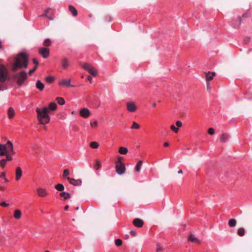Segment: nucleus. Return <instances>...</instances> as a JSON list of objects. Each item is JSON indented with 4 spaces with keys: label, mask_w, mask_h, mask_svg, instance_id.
<instances>
[{
    "label": "nucleus",
    "mask_w": 252,
    "mask_h": 252,
    "mask_svg": "<svg viewBox=\"0 0 252 252\" xmlns=\"http://www.w3.org/2000/svg\"><path fill=\"white\" fill-rule=\"evenodd\" d=\"M28 58L26 54L24 53H19L15 59L12 70L15 72L18 68H26L28 65Z\"/></svg>",
    "instance_id": "nucleus-1"
},
{
    "label": "nucleus",
    "mask_w": 252,
    "mask_h": 252,
    "mask_svg": "<svg viewBox=\"0 0 252 252\" xmlns=\"http://www.w3.org/2000/svg\"><path fill=\"white\" fill-rule=\"evenodd\" d=\"M36 111L37 114V118L40 124L45 125L49 123L50 118L48 115L49 109L47 107H44L42 109L36 108Z\"/></svg>",
    "instance_id": "nucleus-2"
},
{
    "label": "nucleus",
    "mask_w": 252,
    "mask_h": 252,
    "mask_svg": "<svg viewBox=\"0 0 252 252\" xmlns=\"http://www.w3.org/2000/svg\"><path fill=\"white\" fill-rule=\"evenodd\" d=\"M14 154L15 153L13 150V146L10 141H7L6 144H0V156H3L6 155L7 158L9 161L12 160V158L9 154Z\"/></svg>",
    "instance_id": "nucleus-3"
},
{
    "label": "nucleus",
    "mask_w": 252,
    "mask_h": 252,
    "mask_svg": "<svg viewBox=\"0 0 252 252\" xmlns=\"http://www.w3.org/2000/svg\"><path fill=\"white\" fill-rule=\"evenodd\" d=\"M7 77V72L5 67L0 64V84L5 82Z\"/></svg>",
    "instance_id": "nucleus-4"
},
{
    "label": "nucleus",
    "mask_w": 252,
    "mask_h": 252,
    "mask_svg": "<svg viewBox=\"0 0 252 252\" xmlns=\"http://www.w3.org/2000/svg\"><path fill=\"white\" fill-rule=\"evenodd\" d=\"M15 77L17 78V83L19 85H22L27 78L26 72L25 71H22L16 74Z\"/></svg>",
    "instance_id": "nucleus-5"
},
{
    "label": "nucleus",
    "mask_w": 252,
    "mask_h": 252,
    "mask_svg": "<svg viewBox=\"0 0 252 252\" xmlns=\"http://www.w3.org/2000/svg\"><path fill=\"white\" fill-rule=\"evenodd\" d=\"M82 67L93 76H96L97 75V72L96 70L89 63H85L83 65Z\"/></svg>",
    "instance_id": "nucleus-6"
},
{
    "label": "nucleus",
    "mask_w": 252,
    "mask_h": 252,
    "mask_svg": "<svg viewBox=\"0 0 252 252\" xmlns=\"http://www.w3.org/2000/svg\"><path fill=\"white\" fill-rule=\"evenodd\" d=\"M38 52L44 58H47L49 56L50 50L48 48L41 47L39 48Z\"/></svg>",
    "instance_id": "nucleus-7"
},
{
    "label": "nucleus",
    "mask_w": 252,
    "mask_h": 252,
    "mask_svg": "<svg viewBox=\"0 0 252 252\" xmlns=\"http://www.w3.org/2000/svg\"><path fill=\"white\" fill-rule=\"evenodd\" d=\"M116 171L119 175H122L126 172V167L124 164H116Z\"/></svg>",
    "instance_id": "nucleus-8"
},
{
    "label": "nucleus",
    "mask_w": 252,
    "mask_h": 252,
    "mask_svg": "<svg viewBox=\"0 0 252 252\" xmlns=\"http://www.w3.org/2000/svg\"><path fill=\"white\" fill-rule=\"evenodd\" d=\"M79 114L84 118H88L91 115V112L88 108H84L80 110Z\"/></svg>",
    "instance_id": "nucleus-9"
},
{
    "label": "nucleus",
    "mask_w": 252,
    "mask_h": 252,
    "mask_svg": "<svg viewBox=\"0 0 252 252\" xmlns=\"http://www.w3.org/2000/svg\"><path fill=\"white\" fill-rule=\"evenodd\" d=\"M37 193L39 197H44L48 195V192L46 189L42 188L37 189Z\"/></svg>",
    "instance_id": "nucleus-10"
},
{
    "label": "nucleus",
    "mask_w": 252,
    "mask_h": 252,
    "mask_svg": "<svg viewBox=\"0 0 252 252\" xmlns=\"http://www.w3.org/2000/svg\"><path fill=\"white\" fill-rule=\"evenodd\" d=\"M127 110L130 112H134L137 110V106L133 102H128L126 103Z\"/></svg>",
    "instance_id": "nucleus-11"
},
{
    "label": "nucleus",
    "mask_w": 252,
    "mask_h": 252,
    "mask_svg": "<svg viewBox=\"0 0 252 252\" xmlns=\"http://www.w3.org/2000/svg\"><path fill=\"white\" fill-rule=\"evenodd\" d=\"M188 241L192 243H195L198 244H200L201 243V241L199 240L195 236L192 234L190 233L188 237Z\"/></svg>",
    "instance_id": "nucleus-12"
},
{
    "label": "nucleus",
    "mask_w": 252,
    "mask_h": 252,
    "mask_svg": "<svg viewBox=\"0 0 252 252\" xmlns=\"http://www.w3.org/2000/svg\"><path fill=\"white\" fill-rule=\"evenodd\" d=\"M70 79H63L59 82V84L66 87H72V86L70 84Z\"/></svg>",
    "instance_id": "nucleus-13"
},
{
    "label": "nucleus",
    "mask_w": 252,
    "mask_h": 252,
    "mask_svg": "<svg viewBox=\"0 0 252 252\" xmlns=\"http://www.w3.org/2000/svg\"><path fill=\"white\" fill-rule=\"evenodd\" d=\"M67 180L71 184L75 186H81L82 184V181L80 179L76 180L73 178H67Z\"/></svg>",
    "instance_id": "nucleus-14"
},
{
    "label": "nucleus",
    "mask_w": 252,
    "mask_h": 252,
    "mask_svg": "<svg viewBox=\"0 0 252 252\" xmlns=\"http://www.w3.org/2000/svg\"><path fill=\"white\" fill-rule=\"evenodd\" d=\"M23 172L20 167L18 166L16 168L15 170V180L16 181H19L22 176Z\"/></svg>",
    "instance_id": "nucleus-15"
},
{
    "label": "nucleus",
    "mask_w": 252,
    "mask_h": 252,
    "mask_svg": "<svg viewBox=\"0 0 252 252\" xmlns=\"http://www.w3.org/2000/svg\"><path fill=\"white\" fill-rule=\"evenodd\" d=\"M133 224L136 227H141L144 224V221L140 219L135 218L133 220Z\"/></svg>",
    "instance_id": "nucleus-16"
},
{
    "label": "nucleus",
    "mask_w": 252,
    "mask_h": 252,
    "mask_svg": "<svg viewBox=\"0 0 252 252\" xmlns=\"http://www.w3.org/2000/svg\"><path fill=\"white\" fill-rule=\"evenodd\" d=\"M54 10L51 8H48L47 9L44 11V13L43 15L40 16V17H46L49 20H53V18L48 16L49 13L53 12Z\"/></svg>",
    "instance_id": "nucleus-17"
},
{
    "label": "nucleus",
    "mask_w": 252,
    "mask_h": 252,
    "mask_svg": "<svg viewBox=\"0 0 252 252\" xmlns=\"http://www.w3.org/2000/svg\"><path fill=\"white\" fill-rule=\"evenodd\" d=\"M216 73L214 72H209L206 73V80L207 82H209L213 79Z\"/></svg>",
    "instance_id": "nucleus-18"
},
{
    "label": "nucleus",
    "mask_w": 252,
    "mask_h": 252,
    "mask_svg": "<svg viewBox=\"0 0 252 252\" xmlns=\"http://www.w3.org/2000/svg\"><path fill=\"white\" fill-rule=\"evenodd\" d=\"M8 117L9 119H12L15 116V113L12 107H9L7 110Z\"/></svg>",
    "instance_id": "nucleus-19"
},
{
    "label": "nucleus",
    "mask_w": 252,
    "mask_h": 252,
    "mask_svg": "<svg viewBox=\"0 0 252 252\" xmlns=\"http://www.w3.org/2000/svg\"><path fill=\"white\" fill-rule=\"evenodd\" d=\"M35 86L36 88L40 91H43L44 88V84L42 82H41L40 80L37 81Z\"/></svg>",
    "instance_id": "nucleus-20"
},
{
    "label": "nucleus",
    "mask_w": 252,
    "mask_h": 252,
    "mask_svg": "<svg viewBox=\"0 0 252 252\" xmlns=\"http://www.w3.org/2000/svg\"><path fill=\"white\" fill-rule=\"evenodd\" d=\"M68 8H69V10L70 12L72 13V14L73 16H76L77 15L78 12H77V10L76 9V8L74 6H73L71 5H69L68 6Z\"/></svg>",
    "instance_id": "nucleus-21"
},
{
    "label": "nucleus",
    "mask_w": 252,
    "mask_h": 252,
    "mask_svg": "<svg viewBox=\"0 0 252 252\" xmlns=\"http://www.w3.org/2000/svg\"><path fill=\"white\" fill-rule=\"evenodd\" d=\"M21 215H22L21 212L20 210L17 209V210H15L14 214H13V216L15 219H16L17 220L20 219L21 218Z\"/></svg>",
    "instance_id": "nucleus-22"
},
{
    "label": "nucleus",
    "mask_w": 252,
    "mask_h": 252,
    "mask_svg": "<svg viewBox=\"0 0 252 252\" xmlns=\"http://www.w3.org/2000/svg\"><path fill=\"white\" fill-rule=\"evenodd\" d=\"M237 221L235 219H231L228 220V225L231 227H235L236 225Z\"/></svg>",
    "instance_id": "nucleus-23"
},
{
    "label": "nucleus",
    "mask_w": 252,
    "mask_h": 252,
    "mask_svg": "<svg viewBox=\"0 0 252 252\" xmlns=\"http://www.w3.org/2000/svg\"><path fill=\"white\" fill-rule=\"evenodd\" d=\"M128 152V149L125 147H120L119 149V153L121 155H126Z\"/></svg>",
    "instance_id": "nucleus-24"
},
{
    "label": "nucleus",
    "mask_w": 252,
    "mask_h": 252,
    "mask_svg": "<svg viewBox=\"0 0 252 252\" xmlns=\"http://www.w3.org/2000/svg\"><path fill=\"white\" fill-rule=\"evenodd\" d=\"M229 138V135L226 133H223L220 137V140L221 142H225L228 140Z\"/></svg>",
    "instance_id": "nucleus-25"
},
{
    "label": "nucleus",
    "mask_w": 252,
    "mask_h": 252,
    "mask_svg": "<svg viewBox=\"0 0 252 252\" xmlns=\"http://www.w3.org/2000/svg\"><path fill=\"white\" fill-rule=\"evenodd\" d=\"M69 65L68 61L66 58H63L62 61V66L64 68H66Z\"/></svg>",
    "instance_id": "nucleus-26"
},
{
    "label": "nucleus",
    "mask_w": 252,
    "mask_h": 252,
    "mask_svg": "<svg viewBox=\"0 0 252 252\" xmlns=\"http://www.w3.org/2000/svg\"><path fill=\"white\" fill-rule=\"evenodd\" d=\"M57 105L55 102H51L49 104V108H48L49 110L55 111L56 110Z\"/></svg>",
    "instance_id": "nucleus-27"
},
{
    "label": "nucleus",
    "mask_w": 252,
    "mask_h": 252,
    "mask_svg": "<svg viewBox=\"0 0 252 252\" xmlns=\"http://www.w3.org/2000/svg\"><path fill=\"white\" fill-rule=\"evenodd\" d=\"M143 164V161L142 160H139L135 168V170L137 172H139L141 170V167Z\"/></svg>",
    "instance_id": "nucleus-28"
},
{
    "label": "nucleus",
    "mask_w": 252,
    "mask_h": 252,
    "mask_svg": "<svg viewBox=\"0 0 252 252\" xmlns=\"http://www.w3.org/2000/svg\"><path fill=\"white\" fill-rule=\"evenodd\" d=\"M245 234V230L244 228L241 227L237 230V234L239 236H243Z\"/></svg>",
    "instance_id": "nucleus-29"
},
{
    "label": "nucleus",
    "mask_w": 252,
    "mask_h": 252,
    "mask_svg": "<svg viewBox=\"0 0 252 252\" xmlns=\"http://www.w3.org/2000/svg\"><path fill=\"white\" fill-rule=\"evenodd\" d=\"M60 195L61 196L64 197L65 199H69L70 197V194L66 192H62Z\"/></svg>",
    "instance_id": "nucleus-30"
},
{
    "label": "nucleus",
    "mask_w": 252,
    "mask_h": 252,
    "mask_svg": "<svg viewBox=\"0 0 252 252\" xmlns=\"http://www.w3.org/2000/svg\"><path fill=\"white\" fill-rule=\"evenodd\" d=\"M101 167V164L100 161L98 159H96L95 160V164L94 166V169L98 170L100 169Z\"/></svg>",
    "instance_id": "nucleus-31"
},
{
    "label": "nucleus",
    "mask_w": 252,
    "mask_h": 252,
    "mask_svg": "<svg viewBox=\"0 0 252 252\" xmlns=\"http://www.w3.org/2000/svg\"><path fill=\"white\" fill-rule=\"evenodd\" d=\"M56 100L59 104L63 105L65 103V101L63 97H57Z\"/></svg>",
    "instance_id": "nucleus-32"
},
{
    "label": "nucleus",
    "mask_w": 252,
    "mask_h": 252,
    "mask_svg": "<svg viewBox=\"0 0 252 252\" xmlns=\"http://www.w3.org/2000/svg\"><path fill=\"white\" fill-rule=\"evenodd\" d=\"M55 188L59 191H63L64 190V186L63 184H58L55 186Z\"/></svg>",
    "instance_id": "nucleus-33"
},
{
    "label": "nucleus",
    "mask_w": 252,
    "mask_h": 252,
    "mask_svg": "<svg viewBox=\"0 0 252 252\" xmlns=\"http://www.w3.org/2000/svg\"><path fill=\"white\" fill-rule=\"evenodd\" d=\"M51 45V41L50 39H46L43 42V45L45 47L50 46Z\"/></svg>",
    "instance_id": "nucleus-34"
},
{
    "label": "nucleus",
    "mask_w": 252,
    "mask_h": 252,
    "mask_svg": "<svg viewBox=\"0 0 252 252\" xmlns=\"http://www.w3.org/2000/svg\"><path fill=\"white\" fill-rule=\"evenodd\" d=\"M98 143L96 142H91L90 144V146L94 149H96L99 147Z\"/></svg>",
    "instance_id": "nucleus-35"
},
{
    "label": "nucleus",
    "mask_w": 252,
    "mask_h": 252,
    "mask_svg": "<svg viewBox=\"0 0 252 252\" xmlns=\"http://www.w3.org/2000/svg\"><path fill=\"white\" fill-rule=\"evenodd\" d=\"M70 172L69 170L68 169H65L64 170L63 172V178H66L67 179V178H68L67 176L69 175Z\"/></svg>",
    "instance_id": "nucleus-36"
},
{
    "label": "nucleus",
    "mask_w": 252,
    "mask_h": 252,
    "mask_svg": "<svg viewBox=\"0 0 252 252\" xmlns=\"http://www.w3.org/2000/svg\"><path fill=\"white\" fill-rule=\"evenodd\" d=\"M139 128H140V125L136 122H133L132 125L131 126V128L138 129Z\"/></svg>",
    "instance_id": "nucleus-37"
},
{
    "label": "nucleus",
    "mask_w": 252,
    "mask_h": 252,
    "mask_svg": "<svg viewBox=\"0 0 252 252\" xmlns=\"http://www.w3.org/2000/svg\"><path fill=\"white\" fill-rule=\"evenodd\" d=\"M55 78L52 76H48L46 78V81L48 83H52L54 81Z\"/></svg>",
    "instance_id": "nucleus-38"
},
{
    "label": "nucleus",
    "mask_w": 252,
    "mask_h": 252,
    "mask_svg": "<svg viewBox=\"0 0 252 252\" xmlns=\"http://www.w3.org/2000/svg\"><path fill=\"white\" fill-rule=\"evenodd\" d=\"M115 243L116 246H121L122 245L123 242L121 239H117L115 240Z\"/></svg>",
    "instance_id": "nucleus-39"
},
{
    "label": "nucleus",
    "mask_w": 252,
    "mask_h": 252,
    "mask_svg": "<svg viewBox=\"0 0 252 252\" xmlns=\"http://www.w3.org/2000/svg\"><path fill=\"white\" fill-rule=\"evenodd\" d=\"M6 163V162H5V160H3L2 159L1 160H0V166L1 168H4Z\"/></svg>",
    "instance_id": "nucleus-40"
},
{
    "label": "nucleus",
    "mask_w": 252,
    "mask_h": 252,
    "mask_svg": "<svg viewBox=\"0 0 252 252\" xmlns=\"http://www.w3.org/2000/svg\"><path fill=\"white\" fill-rule=\"evenodd\" d=\"M170 128L175 133H177L178 131V128L176 127L174 125H171L170 126Z\"/></svg>",
    "instance_id": "nucleus-41"
},
{
    "label": "nucleus",
    "mask_w": 252,
    "mask_h": 252,
    "mask_svg": "<svg viewBox=\"0 0 252 252\" xmlns=\"http://www.w3.org/2000/svg\"><path fill=\"white\" fill-rule=\"evenodd\" d=\"M208 132L210 135H213L215 133L214 129L213 128H209Z\"/></svg>",
    "instance_id": "nucleus-42"
},
{
    "label": "nucleus",
    "mask_w": 252,
    "mask_h": 252,
    "mask_svg": "<svg viewBox=\"0 0 252 252\" xmlns=\"http://www.w3.org/2000/svg\"><path fill=\"white\" fill-rule=\"evenodd\" d=\"M123 159V157H119L118 159V160L116 162V164H124L122 162V160Z\"/></svg>",
    "instance_id": "nucleus-43"
},
{
    "label": "nucleus",
    "mask_w": 252,
    "mask_h": 252,
    "mask_svg": "<svg viewBox=\"0 0 252 252\" xmlns=\"http://www.w3.org/2000/svg\"><path fill=\"white\" fill-rule=\"evenodd\" d=\"M90 125L92 127H96L97 126V122L95 121L93 123H91Z\"/></svg>",
    "instance_id": "nucleus-44"
},
{
    "label": "nucleus",
    "mask_w": 252,
    "mask_h": 252,
    "mask_svg": "<svg viewBox=\"0 0 252 252\" xmlns=\"http://www.w3.org/2000/svg\"><path fill=\"white\" fill-rule=\"evenodd\" d=\"M248 17V15L247 14H243L242 17H240L239 18H238V20L239 21V22H240V23H241V21H242V18H246V17Z\"/></svg>",
    "instance_id": "nucleus-45"
},
{
    "label": "nucleus",
    "mask_w": 252,
    "mask_h": 252,
    "mask_svg": "<svg viewBox=\"0 0 252 252\" xmlns=\"http://www.w3.org/2000/svg\"><path fill=\"white\" fill-rule=\"evenodd\" d=\"M37 69V67L36 66H34V68L33 69H32V70H30L29 71V74L31 75L35 70L36 69Z\"/></svg>",
    "instance_id": "nucleus-46"
},
{
    "label": "nucleus",
    "mask_w": 252,
    "mask_h": 252,
    "mask_svg": "<svg viewBox=\"0 0 252 252\" xmlns=\"http://www.w3.org/2000/svg\"><path fill=\"white\" fill-rule=\"evenodd\" d=\"M176 125L178 127H180L182 126V123L181 121H178L176 122Z\"/></svg>",
    "instance_id": "nucleus-47"
},
{
    "label": "nucleus",
    "mask_w": 252,
    "mask_h": 252,
    "mask_svg": "<svg viewBox=\"0 0 252 252\" xmlns=\"http://www.w3.org/2000/svg\"><path fill=\"white\" fill-rule=\"evenodd\" d=\"M33 63L35 64L34 66H36L37 67L38 64V62L36 59H33Z\"/></svg>",
    "instance_id": "nucleus-48"
},
{
    "label": "nucleus",
    "mask_w": 252,
    "mask_h": 252,
    "mask_svg": "<svg viewBox=\"0 0 252 252\" xmlns=\"http://www.w3.org/2000/svg\"><path fill=\"white\" fill-rule=\"evenodd\" d=\"M130 233L133 237H135L136 235V232L135 230H131Z\"/></svg>",
    "instance_id": "nucleus-49"
},
{
    "label": "nucleus",
    "mask_w": 252,
    "mask_h": 252,
    "mask_svg": "<svg viewBox=\"0 0 252 252\" xmlns=\"http://www.w3.org/2000/svg\"><path fill=\"white\" fill-rule=\"evenodd\" d=\"M0 205L1 206L4 207H7V206H9V204H7V203H5V202H3L1 203L0 204Z\"/></svg>",
    "instance_id": "nucleus-50"
},
{
    "label": "nucleus",
    "mask_w": 252,
    "mask_h": 252,
    "mask_svg": "<svg viewBox=\"0 0 252 252\" xmlns=\"http://www.w3.org/2000/svg\"><path fill=\"white\" fill-rule=\"evenodd\" d=\"M5 177V172H2L0 175V178H3V179Z\"/></svg>",
    "instance_id": "nucleus-51"
},
{
    "label": "nucleus",
    "mask_w": 252,
    "mask_h": 252,
    "mask_svg": "<svg viewBox=\"0 0 252 252\" xmlns=\"http://www.w3.org/2000/svg\"><path fill=\"white\" fill-rule=\"evenodd\" d=\"M207 90L208 91H210V83L209 82H207Z\"/></svg>",
    "instance_id": "nucleus-52"
},
{
    "label": "nucleus",
    "mask_w": 252,
    "mask_h": 252,
    "mask_svg": "<svg viewBox=\"0 0 252 252\" xmlns=\"http://www.w3.org/2000/svg\"><path fill=\"white\" fill-rule=\"evenodd\" d=\"M87 79L91 83L92 82V77L91 76H89Z\"/></svg>",
    "instance_id": "nucleus-53"
},
{
    "label": "nucleus",
    "mask_w": 252,
    "mask_h": 252,
    "mask_svg": "<svg viewBox=\"0 0 252 252\" xmlns=\"http://www.w3.org/2000/svg\"><path fill=\"white\" fill-rule=\"evenodd\" d=\"M163 145L165 147H168L169 145V143L167 142L164 143Z\"/></svg>",
    "instance_id": "nucleus-54"
},
{
    "label": "nucleus",
    "mask_w": 252,
    "mask_h": 252,
    "mask_svg": "<svg viewBox=\"0 0 252 252\" xmlns=\"http://www.w3.org/2000/svg\"><path fill=\"white\" fill-rule=\"evenodd\" d=\"M250 40V38H248L247 39H245V41L246 43H248V42H249Z\"/></svg>",
    "instance_id": "nucleus-55"
},
{
    "label": "nucleus",
    "mask_w": 252,
    "mask_h": 252,
    "mask_svg": "<svg viewBox=\"0 0 252 252\" xmlns=\"http://www.w3.org/2000/svg\"><path fill=\"white\" fill-rule=\"evenodd\" d=\"M68 208H69L68 206V205H66V206H65L64 207V210H68Z\"/></svg>",
    "instance_id": "nucleus-56"
},
{
    "label": "nucleus",
    "mask_w": 252,
    "mask_h": 252,
    "mask_svg": "<svg viewBox=\"0 0 252 252\" xmlns=\"http://www.w3.org/2000/svg\"><path fill=\"white\" fill-rule=\"evenodd\" d=\"M178 173L179 174H182L183 173V171L182 170H180L178 171Z\"/></svg>",
    "instance_id": "nucleus-57"
},
{
    "label": "nucleus",
    "mask_w": 252,
    "mask_h": 252,
    "mask_svg": "<svg viewBox=\"0 0 252 252\" xmlns=\"http://www.w3.org/2000/svg\"><path fill=\"white\" fill-rule=\"evenodd\" d=\"M3 160H5L6 162L7 161H9V160H8V159L7 158V157L6 158H5V159H3Z\"/></svg>",
    "instance_id": "nucleus-58"
},
{
    "label": "nucleus",
    "mask_w": 252,
    "mask_h": 252,
    "mask_svg": "<svg viewBox=\"0 0 252 252\" xmlns=\"http://www.w3.org/2000/svg\"><path fill=\"white\" fill-rule=\"evenodd\" d=\"M71 114H72V115H75V114H76V112H75V111H72V112H71Z\"/></svg>",
    "instance_id": "nucleus-59"
},
{
    "label": "nucleus",
    "mask_w": 252,
    "mask_h": 252,
    "mask_svg": "<svg viewBox=\"0 0 252 252\" xmlns=\"http://www.w3.org/2000/svg\"><path fill=\"white\" fill-rule=\"evenodd\" d=\"M4 179L6 182H8L9 181L5 177L4 178Z\"/></svg>",
    "instance_id": "nucleus-60"
},
{
    "label": "nucleus",
    "mask_w": 252,
    "mask_h": 252,
    "mask_svg": "<svg viewBox=\"0 0 252 252\" xmlns=\"http://www.w3.org/2000/svg\"><path fill=\"white\" fill-rule=\"evenodd\" d=\"M153 106L154 107H155L156 106V103H154L153 104Z\"/></svg>",
    "instance_id": "nucleus-61"
},
{
    "label": "nucleus",
    "mask_w": 252,
    "mask_h": 252,
    "mask_svg": "<svg viewBox=\"0 0 252 252\" xmlns=\"http://www.w3.org/2000/svg\"><path fill=\"white\" fill-rule=\"evenodd\" d=\"M89 17L90 18H91V17H92V15H91V14H89Z\"/></svg>",
    "instance_id": "nucleus-62"
},
{
    "label": "nucleus",
    "mask_w": 252,
    "mask_h": 252,
    "mask_svg": "<svg viewBox=\"0 0 252 252\" xmlns=\"http://www.w3.org/2000/svg\"><path fill=\"white\" fill-rule=\"evenodd\" d=\"M3 189H4V188H2V187H1V190H3Z\"/></svg>",
    "instance_id": "nucleus-63"
},
{
    "label": "nucleus",
    "mask_w": 252,
    "mask_h": 252,
    "mask_svg": "<svg viewBox=\"0 0 252 252\" xmlns=\"http://www.w3.org/2000/svg\"><path fill=\"white\" fill-rule=\"evenodd\" d=\"M45 252H49V251H46Z\"/></svg>",
    "instance_id": "nucleus-64"
}]
</instances>
